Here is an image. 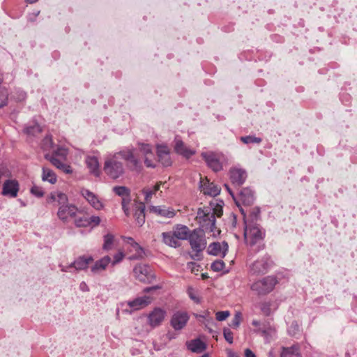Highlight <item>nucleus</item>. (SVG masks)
<instances>
[{
  "instance_id": "nucleus-62",
  "label": "nucleus",
  "mask_w": 357,
  "mask_h": 357,
  "mask_svg": "<svg viewBox=\"0 0 357 357\" xmlns=\"http://www.w3.org/2000/svg\"><path fill=\"white\" fill-rule=\"evenodd\" d=\"M160 288L159 286H153V287H146L144 289L143 291L144 293H149L150 291H153V290H156V289H158Z\"/></svg>"
},
{
  "instance_id": "nucleus-58",
  "label": "nucleus",
  "mask_w": 357,
  "mask_h": 357,
  "mask_svg": "<svg viewBox=\"0 0 357 357\" xmlns=\"http://www.w3.org/2000/svg\"><path fill=\"white\" fill-rule=\"evenodd\" d=\"M17 96L16 97V99L17 101H22L24 100L26 97V94L24 91H22V90H19L17 91Z\"/></svg>"
},
{
  "instance_id": "nucleus-64",
  "label": "nucleus",
  "mask_w": 357,
  "mask_h": 357,
  "mask_svg": "<svg viewBox=\"0 0 357 357\" xmlns=\"http://www.w3.org/2000/svg\"><path fill=\"white\" fill-rule=\"evenodd\" d=\"M59 267L61 268V271L62 272L70 271L69 269L73 268V266H70V264L68 266H63V265L60 264Z\"/></svg>"
},
{
  "instance_id": "nucleus-40",
  "label": "nucleus",
  "mask_w": 357,
  "mask_h": 357,
  "mask_svg": "<svg viewBox=\"0 0 357 357\" xmlns=\"http://www.w3.org/2000/svg\"><path fill=\"white\" fill-rule=\"evenodd\" d=\"M240 140L245 144H260L262 141L261 138L254 135L242 136L240 137Z\"/></svg>"
},
{
  "instance_id": "nucleus-19",
  "label": "nucleus",
  "mask_w": 357,
  "mask_h": 357,
  "mask_svg": "<svg viewBox=\"0 0 357 357\" xmlns=\"http://www.w3.org/2000/svg\"><path fill=\"white\" fill-rule=\"evenodd\" d=\"M82 195L95 209L100 210L103 208V204L93 192L89 190L83 189L82 190Z\"/></svg>"
},
{
  "instance_id": "nucleus-9",
  "label": "nucleus",
  "mask_w": 357,
  "mask_h": 357,
  "mask_svg": "<svg viewBox=\"0 0 357 357\" xmlns=\"http://www.w3.org/2000/svg\"><path fill=\"white\" fill-rule=\"evenodd\" d=\"M189 319L190 316L187 312L178 310L172 314L170 325L175 331H180L186 326Z\"/></svg>"
},
{
  "instance_id": "nucleus-15",
  "label": "nucleus",
  "mask_w": 357,
  "mask_h": 357,
  "mask_svg": "<svg viewBox=\"0 0 357 357\" xmlns=\"http://www.w3.org/2000/svg\"><path fill=\"white\" fill-rule=\"evenodd\" d=\"M166 315V312L160 308L155 307L149 315V324L152 327H156L161 324Z\"/></svg>"
},
{
  "instance_id": "nucleus-20",
  "label": "nucleus",
  "mask_w": 357,
  "mask_h": 357,
  "mask_svg": "<svg viewBox=\"0 0 357 357\" xmlns=\"http://www.w3.org/2000/svg\"><path fill=\"white\" fill-rule=\"evenodd\" d=\"M150 211L166 218H172L176 215L175 211L172 208L165 206H151Z\"/></svg>"
},
{
  "instance_id": "nucleus-29",
  "label": "nucleus",
  "mask_w": 357,
  "mask_h": 357,
  "mask_svg": "<svg viewBox=\"0 0 357 357\" xmlns=\"http://www.w3.org/2000/svg\"><path fill=\"white\" fill-rule=\"evenodd\" d=\"M68 154V149L65 148L62 146H59L56 148H54L52 151V153H47L45 154V158L46 159V156L50 155L52 156L54 158H58L61 160H66L67 158V155Z\"/></svg>"
},
{
  "instance_id": "nucleus-2",
  "label": "nucleus",
  "mask_w": 357,
  "mask_h": 357,
  "mask_svg": "<svg viewBox=\"0 0 357 357\" xmlns=\"http://www.w3.org/2000/svg\"><path fill=\"white\" fill-rule=\"evenodd\" d=\"M244 237L246 243L250 246L254 247L257 245L256 252H259L263 248L261 242L265 236V231L261 228L259 224L246 223L244 224Z\"/></svg>"
},
{
  "instance_id": "nucleus-44",
  "label": "nucleus",
  "mask_w": 357,
  "mask_h": 357,
  "mask_svg": "<svg viewBox=\"0 0 357 357\" xmlns=\"http://www.w3.org/2000/svg\"><path fill=\"white\" fill-rule=\"evenodd\" d=\"M115 154H118V158L121 156L122 159L127 162L134 155L133 151L129 149H123Z\"/></svg>"
},
{
  "instance_id": "nucleus-36",
  "label": "nucleus",
  "mask_w": 357,
  "mask_h": 357,
  "mask_svg": "<svg viewBox=\"0 0 357 357\" xmlns=\"http://www.w3.org/2000/svg\"><path fill=\"white\" fill-rule=\"evenodd\" d=\"M205 348V344L199 339L192 340L188 344V349L193 352H201Z\"/></svg>"
},
{
  "instance_id": "nucleus-22",
  "label": "nucleus",
  "mask_w": 357,
  "mask_h": 357,
  "mask_svg": "<svg viewBox=\"0 0 357 357\" xmlns=\"http://www.w3.org/2000/svg\"><path fill=\"white\" fill-rule=\"evenodd\" d=\"M175 145H174V149L175 151L182 155L183 156L189 158L192 155L195 153V151L191 149H189L187 148L182 140L178 139L177 137L175 138Z\"/></svg>"
},
{
  "instance_id": "nucleus-49",
  "label": "nucleus",
  "mask_w": 357,
  "mask_h": 357,
  "mask_svg": "<svg viewBox=\"0 0 357 357\" xmlns=\"http://www.w3.org/2000/svg\"><path fill=\"white\" fill-rule=\"evenodd\" d=\"M30 192L36 197L40 198L44 195V191L41 187L33 185L30 190Z\"/></svg>"
},
{
  "instance_id": "nucleus-8",
  "label": "nucleus",
  "mask_w": 357,
  "mask_h": 357,
  "mask_svg": "<svg viewBox=\"0 0 357 357\" xmlns=\"http://www.w3.org/2000/svg\"><path fill=\"white\" fill-rule=\"evenodd\" d=\"M133 273L139 281L144 283H150L155 279L151 267L147 264H137L133 268Z\"/></svg>"
},
{
  "instance_id": "nucleus-23",
  "label": "nucleus",
  "mask_w": 357,
  "mask_h": 357,
  "mask_svg": "<svg viewBox=\"0 0 357 357\" xmlns=\"http://www.w3.org/2000/svg\"><path fill=\"white\" fill-rule=\"evenodd\" d=\"M46 160H49L54 167L64 173L68 174L73 173L72 167L69 165L65 163L66 160H61L50 155L46 156Z\"/></svg>"
},
{
  "instance_id": "nucleus-41",
  "label": "nucleus",
  "mask_w": 357,
  "mask_h": 357,
  "mask_svg": "<svg viewBox=\"0 0 357 357\" xmlns=\"http://www.w3.org/2000/svg\"><path fill=\"white\" fill-rule=\"evenodd\" d=\"M113 190L116 195L121 197H126L129 200L130 190L128 188L125 186H115Z\"/></svg>"
},
{
  "instance_id": "nucleus-31",
  "label": "nucleus",
  "mask_w": 357,
  "mask_h": 357,
  "mask_svg": "<svg viewBox=\"0 0 357 357\" xmlns=\"http://www.w3.org/2000/svg\"><path fill=\"white\" fill-rule=\"evenodd\" d=\"M48 202H56L59 206L70 205L67 195L63 192L51 193Z\"/></svg>"
},
{
  "instance_id": "nucleus-51",
  "label": "nucleus",
  "mask_w": 357,
  "mask_h": 357,
  "mask_svg": "<svg viewBox=\"0 0 357 357\" xmlns=\"http://www.w3.org/2000/svg\"><path fill=\"white\" fill-rule=\"evenodd\" d=\"M75 224L77 227H86L89 226V222L86 217L76 219L75 220Z\"/></svg>"
},
{
  "instance_id": "nucleus-3",
  "label": "nucleus",
  "mask_w": 357,
  "mask_h": 357,
  "mask_svg": "<svg viewBox=\"0 0 357 357\" xmlns=\"http://www.w3.org/2000/svg\"><path fill=\"white\" fill-rule=\"evenodd\" d=\"M103 170L112 179L119 178L124 174V167L122 162L118 160V154L109 155L106 157Z\"/></svg>"
},
{
  "instance_id": "nucleus-10",
  "label": "nucleus",
  "mask_w": 357,
  "mask_h": 357,
  "mask_svg": "<svg viewBox=\"0 0 357 357\" xmlns=\"http://www.w3.org/2000/svg\"><path fill=\"white\" fill-rule=\"evenodd\" d=\"M20 185L15 179H7L3 184L1 195L11 198L17 196Z\"/></svg>"
},
{
  "instance_id": "nucleus-13",
  "label": "nucleus",
  "mask_w": 357,
  "mask_h": 357,
  "mask_svg": "<svg viewBox=\"0 0 357 357\" xmlns=\"http://www.w3.org/2000/svg\"><path fill=\"white\" fill-rule=\"evenodd\" d=\"M202 158L206 161L207 165L211 168L214 172H219L222 169V163L220 159L215 153H202Z\"/></svg>"
},
{
  "instance_id": "nucleus-33",
  "label": "nucleus",
  "mask_w": 357,
  "mask_h": 357,
  "mask_svg": "<svg viewBox=\"0 0 357 357\" xmlns=\"http://www.w3.org/2000/svg\"><path fill=\"white\" fill-rule=\"evenodd\" d=\"M299 346L294 344L289 347H282L280 357H300Z\"/></svg>"
},
{
  "instance_id": "nucleus-11",
  "label": "nucleus",
  "mask_w": 357,
  "mask_h": 357,
  "mask_svg": "<svg viewBox=\"0 0 357 357\" xmlns=\"http://www.w3.org/2000/svg\"><path fill=\"white\" fill-rule=\"evenodd\" d=\"M241 213L243 218L244 224H257V221L260 218V208L255 207L252 208H241Z\"/></svg>"
},
{
  "instance_id": "nucleus-5",
  "label": "nucleus",
  "mask_w": 357,
  "mask_h": 357,
  "mask_svg": "<svg viewBox=\"0 0 357 357\" xmlns=\"http://www.w3.org/2000/svg\"><path fill=\"white\" fill-rule=\"evenodd\" d=\"M205 233L200 229H195L190 234L188 239L192 249L196 252L195 255H191L193 259H199V252L206 247V241L204 238Z\"/></svg>"
},
{
  "instance_id": "nucleus-14",
  "label": "nucleus",
  "mask_w": 357,
  "mask_h": 357,
  "mask_svg": "<svg viewBox=\"0 0 357 357\" xmlns=\"http://www.w3.org/2000/svg\"><path fill=\"white\" fill-rule=\"evenodd\" d=\"M230 179L235 187L241 186L245 181L247 173L242 169L234 168L229 172Z\"/></svg>"
},
{
  "instance_id": "nucleus-48",
  "label": "nucleus",
  "mask_w": 357,
  "mask_h": 357,
  "mask_svg": "<svg viewBox=\"0 0 357 357\" xmlns=\"http://www.w3.org/2000/svg\"><path fill=\"white\" fill-rule=\"evenodd\" d=\"M300 327L296 321H293L288 328V333L291 336H296L299 333Z\"/></svg>"
},
{
  "instance_id": "nucleus-39",
  "label": "nucleus",
  "mask_w": 357,
  "mask_h": 357,
  "mask_svg": "<svg viewBox=\"0 0 357 357\" xmlns=\"http://www.w3.org/2000/svg\"><path fill=\"white\" fill-rule=\"evenodd\" d=\"M128 162L132 170L139 172L142 169V165L140 160L137 159L135 155L128 161Z\"/></svg>"
},
{
  "instance_id": "nucleus-1",
  "label": "nucleus",
  "mask_w": 357,
  "mask_h": 357,
  "mask_svg": "<svg viewBox=\"0 0 357 357\" xmlns=\"http://www.w3.org/2000/svg\"><path fill=\"white\" fill-rule=\"evenodd\" d=\"M196 219L199 225L201 231L211 234V235L215 238L220 234V230L215 226V217L214 213L210 207H204L199 208L197 213Z\"/></svg>"
},
{
  "instance_id": "nucleus-26",
  "label": "nucleus",
  "mask_w": 357,
  "mask_h": 357,
  "mask_svg": "<svg viewBox=\"0 0 357 357\" xmlns=\"http://www.w3.org/2000/svg\"><path fill=\"white\" fill-rule=\"evenodd\" d=\"M162 243L172 248H178L181 245L180 242L174 236L173 231L162 232Z\"/></svg>"
},
{
  "instance_id": "nucleus-53",
  "label": "nucleus",
  "mask_w": 357,
  "mask_h": 357,
  "mask_svg": "<svg viewBox=\"0 0 357 357\" xmlns=\"http://www.w3.org/2000/svg\"><path fill=\"white\" fill-rule=\"evenodd\" d=\"M230 313L229 311H219L215 314L216 319L220 321H222L225 320L229 316Z\"/></svg>"
},
{
  "instance_id": "nucleus-7",
  "label": "nucleus",
  "mask_w": 357,
  "mask_h": 357,
  "mask_svg": "<svg viewBox=\"0 0 357 357\" xmlns=\"http://www.w3.org/2000/svg\"><path fill=\"white\" fill-rule=\"evenodd\" d=\"M272 265V260L268 255H266L250 265V273L257 275L265 274Z\"/></svg>"
},
{
  "instance_id": "nucleus-28",
  "label": "nucleus",
  "mask_w": 357,
  "mask_h": 357,
  "mask_svg": "<svg viewBox=\"0 0 357 357\" xmlns=\"http://www.w3.org/2000/svg\"><path fill=\"white\" fill-rule=\"evenodd\" d=\"M255 332L260 333L265 338L266 342H269L275 335V328L269 324H263L262 328L256 329Z\"/></svg>"
},
{
  "instance_id": "nucleus-17",
  "label": "nucleus",
  "mask_w": 357,
  "mask_h": 357,
  "mask_svg": "<svg viewBox=\"0 0 357 357\" xmlns=\"http://www.w3.org/2000/svg\"><path fill=\"white\" fill-rule=\"evenodd\" d=\"M200 188L204 195L213 197L219 195L221 190L218 185L213 183H210L206 178L200 181Z\"/></svg>"
},
{
  "instance_id": "nucleus-21",
  "label": "nucleus",
  "mask_w": 357,
  "mask_h": 357,
  "mask_svg": "<svg viewBox=\"0 0 357 357\" xmlns=\"http://www.w3.org/2000/svg\"><path fill=\"white\" fill-rule=\"evenodd\" d=\"M151 303V298L148 296L137 297L132 301H128V305L132 310H138L147 306Z\"/></svg>"
},
{
  "instance_id": "nucleus-27",
  "label": "nucleus",
  "mask_w": 357,
  "mask_h": 357,
  "mask_svg": "<svg viewBox=\"0 0 357 357\" xmlns=\"http://www.w3.org/2000/svg\"><path fill=\"white\" fill-rule=\"evenodd\" d=\"M86 163L91 174L95 176H99L100 174L98 160L95 156H88L86 158Z\"/></svg>"
},
{
  "instance_id": "nucleus-63",
  "label": "nucleus",
  "mask_w": 357,
  "mask_h": 357,
  "mask_svg": "<svg viewBox=\"0 0 357 357\" xmlns=\"http://www.w3.org/2000/svg\"><path fill=\"white\" fill-rule=\"evenodd\" d=\"M245 357H256V355L250 349H246L245 350Z\"/></svg>"
},
{
  "instance_id": "nucleus-16",
  "label": "nucleus",
  "mask_w": 357,
  "mask_h": 357,
  "mask_svg": "<svg viewBox=\"0 0 357 357\" xmlns=\"http://www.w3.org/2000/svg\"><path fill=\"white\" fill-rule=\"evenodd\" d=\"M77 211V208L73 204L62 206L59 207L57 215L61 220L66 222L69 217L75 216Z\"/></svg>"
},
{
  "instance_id": "nucleus-18",
  "label": "nucleus",
  "mask_w": 357,
  "mask_h": 357,
  "mask_svg": "<svg viewBox=\"0 0 357 357\" xmlns=\"http://www.w3.org/2000/svg\"><path fill=\"white\" fill-rule=\"evenodd\" d=\"M157 155L158 161L164 166L169 167L172 165V160L169 155V151L167 146H157Z\"/></svg>"
},
{
  "instance_id": "nucleus-52",
  "label": "nucleus",
  "mask_w": 357,
  "mask_h": 357,
  "mask_svg": "<svg viewBox=\"0 0 357 357\" xmlns=\"http://www.w3.org/2000/svg\"><path fill=\"white\" fill-rule=\"evenodd\" d=\"M223 335L225 339V340L229 343H233V333L231 331V330L228 328H225L223 329Z\"/></svg>"
},
{
  "instance_id": "nucleus-6",
  "label": "nucleus",
  "mask_w": 357,
  "mask_h": 357,
  "mask_svg": "<svg viewBox=\"0 0 357 357\" xmlns=\"http://www.w3.org/2000/svg\"><path fill=\"white\" fill-rule=\"evenodd\" d=\"M255 200L254 191L250 188L247 187L239 191L234 202L241 211V208H245L252 205Z\"/></svg>"
},
{
  "instance_id": "nucleus-4",
  "label": "nucleus",
  "mask_w": 357,
  "mask_h": 357,
  "mask_svg": "<svg viewBox=\"0 0 357 357\" xmlns=\"http://www.w3.org/2000/svg\"><path fill=\"white\" fill-rule=\"evenodd\" d=\"M277 283L278 280L275 276L268 275L255 281L250 288L259 296H264L271 292Z\"/></svg>"
},
{
  "instance_id": "nucleus-59",
  "label": "nucleus",
  "mask_w": 357,
  "mask_h": 357,
  "mask_svg": "<svg viewBox=\"0 0 357 357\" xmlns=\"http://www.w3.org/2000/svg\"><path fill=\"white\" fill-rule=\"evenodd\" d=\"M144 164L147 167L154 168L155 167V165L153 162L149 158V156H146L144 158Z\"/></svg>"
},
{
  "instance_id": "nucleus-47",
  "label": "nucleus",
  "mask_w": 357,
  "mask_h": 357,
  "mask_svg": "<svg viewBox=\"0 0 357 357\" xmlns=\"http://www.w3.org/2000/svg\"><path fill=\"white\" fill-rule=\"evenodd\" d=\"M271 303L270 302H262L259 303L260 310L265 316H269L271 314Z\"/></svg>"
},
{
  "instance_id": "nucleus-12",
  "label": "nucleus",
  "mask_w": 357,
  "mask_h": 357,
  "mask_svg": "<svg viewBox=\"0 0 357 357\" xmlns=\"http://www.w3.org/2000/svg\"><path fill=\"white\" fill-rule=\"evenodd\" d=\"M228 243L226 241H223L222 243L214 242L208 245L207 252L211 255L225 257L228 251Z\"/></svg>"
},
{
  "instance_id": "nucleus-30",
  "label": "nucleus",
  "mask_w": 357,
  "mask_h": 357,
  "mask_svg": "<svg viewBox=\"0 0 357 357\" xmlns=\"http://www.w3.org/2000/svg\"><path fill=\"white\" fill-rule=\"evenodd\" d=\"M174 236L177 240H186L188 238L190 231L187 226L182 225H177L173 231Z\"/></svg>"
},
{
  "instance_id": "nucleus-42",
  "label": "nucleus",
  "mask_w": 357,
  "mask_h": 357,
  "mask_svg": "<svg viewBox=\"0 0 357 357\" xmlns=\"http://www.w3.org/2000/svg\"><path fill=\"white\" fill-rule=\"evenodd\" d=\"M114 236L111 234H107L104 236V243L102 248L105 250H109L112 249V246L114 242Z\"/></svg>"
},
{
  "instance_id": "nucleus-38",
  "label": "nucleus",
  "mask_w": 357,
  "mask_h": 357,
  "mask_svg": "<svg viewBox=\"0 0 357 357\" xmlns=\"http://www.w3.org/2000/svg\"><path fill=\"white\" fill-rule=\"evenodd\" d=\"M40 146L44 151H52V149L54 148L52 137L50 135H47L43 139Z\"/></svg>"
},
{
  "instance_id": "nucleus-54",
  "label": "nucleus",
  "mask_w": 357,
  "mask_h": 357,
  "mask_svg": "<svg viewBox=\"0 0 357 357\" xmlns=\"http://www.w3.org/2000/svg\"><path fill=\"white\" fill-rule=\"evenodd\" d=\"M140 151L146 156L153 155L151 147L149 144H142L140 147Z\"/></svg>"
},
{
  "instance_id": "nucleus-32",
  "label": "nucleus",
  "mask_w": 357,
  "mask_h": 357,
  "mask_svg": "<svg viewBox=\"0 0 357 357\" xmlns=\"http://www.w3.org/2000/svg\"><path fill=\"white\" fill-rule=\"evenodd\" d=\"M111 258L109 256H105L100 259L96 261L94 265L91 268V271L93 273H97L99 271H103L110 264Z\"/></svg>"
},
{
  "instance_id": "nucleus-37",
  "label": "nucleus",
  "mask_w": 357,
  "mask_h": 357,
  "mask_svg": "<svg viewBox=\"0 0 357 357\" xmlns=\"http://www.w3.org/2000/svg\"><path fill=\"white\" fill-rule=\"evenodd\" d=\"M161 183H157L155 185L153 186L152 188H144L142 190L143 194L145 196V201L146 202H150L152 195H155L156 192H158L160 190Z\"/></svg>"
},
{
  "instance_id": "nucleus-43",
  "label": "nucleus",
  "mask_w": 357,
  "mask_h": 357,
  "mask_svg": "<svg viewBox=\"0 0 357 357\" xmlns=\"http://www.w3.org/2000/svg\"><path fill=\"white\" fill-rule=\"evenodd\" d=\"M8 92L6 88L0 86V107H3L8 103Z\"/></svg>"
},
{
  "instance_id": "nucleus-35",
  "label": "nucleus",
  "mask_w": 357,
  "mask_h": 357,
  "mask_svg": "<svg viewBox=\"0 0 357 357\" xmlns=\"http://www.w3.org/2000/svg\"><path fill=\"white\" fill-rule=\"evenodd\" d=\"M42 180L43 181H47L51 184H54L57 181V178L56 174L52 169L43 167L42 173Z\"/></svg>"
},
{
  "instance_id": "nucleus-46",
  "label": "nucleus",
  "mask_w": 357,
  "mask_h": 357,
  "mask_svg": "<svg viewBox=\"0 0 357 357\" xmlns=\"http://www.w3.org/2000/svg\"><path fill=\"white\" fill-rule=\"evenodd\" d=\"M225 266V262L221 259H218L213 261L211 265V268L215 272H219L224 269Z\"/></svg>"
},
{
  "instance_id": "nucleus-55",
  "label": "nucleus",
  "mask_w": 357,
  "mask_h": 357,
  "mask_svg": "<svg viewBox=\"0 0 357 357\" xmlns=\"http://www.w3.org/2000/svg\"><path fill=\"white\" fill-rule=\"evenodd\" d=\"M123 257H124V255H123V253L122 252H119L118 253L114 255V259L113 260L111 259V262L110 263L112 264V266H114L116 264H118L120 261H121L122 259H123Z\"/></svg>"
},
{
  "instance_id": "nucleus-60",
  "label": "nucleus",
  "mask_w": 357,
  "mask_h": 357,
  "mask_svg": "<svg viewBox=\"0 0 357 357\" xmlns=\"http://www.w3.org/2000/svg\"><path fill=\"white\" fill-rule=\"evenodd\" d=\"M225 188L227 190V192L229 193V195L231 196L232 199L235 202V199L236 198L237 195H235L234 192L231 190V188L227 184L224 185Z\"/></svg>"
},
{
  "instance_id": "nucleus-25",
  "label": "nucleus",
  "mask_w": 357,
  "mask_h": 357,
  "mask_svg": "<svg viewBox=\"0 0 357 357\" xmlns=\"http://www.w3.org/2000/svg\"><path fill=\"white\" fill-rule=\"evenodd\" d=\"M134 218H135V221L137 224L142 227L145 222V205L142 202H139L136 204L135 212H134Z\"/></svg>"
},
{
  "instance_id": "nucleus-61",
  "label": "nucleus",
  "mask_w": 357,
  "mask_h": 357,
  "mask_svg": "<svg viewBox=\"0 0 357 357\" xmlns=\"http://www.w3.org/2000/svg\"><path fill=\"white\" fill-rule=\"evenodd\" d=\"M79 289L82 291H89V288L85 282H82L79 284Z\"/></svg>"
},
{
  "instance_id": "nucleus-56",
  "label": "nucleus",
  "mask_w": 357,
  "mask_h": 357,
  "mask_svg": "<svg viewBox=\"0 0 357 357\" xmlns=\"http://www.w3.org/2000/svg\"><path fill=\"white\" fill-rule=\"evenodd\" d=\"M88 220L89 222V226L93 225V226H98L100 222V218L99 216L92 215L88 218Z\"/></svg>"
},
{
  "instance_id": "nucleus-57",
  "label": "nucleus",
  "mask_w": 357,
  "mask_h": 357,
  "mask_svg": "<svg viewBox=\"0 0 357 357\" xmlns=\"http://www.w3.org/2000/svg\"><path fill=\"white\" fill-rule=\"evenodd\" d=\"M212 213H214V216L220 217L222 215V208L220 207H211Z\"/></svg>"
},
{
  "instance_id": "nucleus-24",
  "label": "nucleus",
  "mask_w": 357,
  "mask_h": 357,
  "mask_svg": "<svg viewBox=\"0 0 357 357\" xmlns=\"http://www.w3.org/2000/svg\"><path fill=\"white\" fill-rule=\"evenodd\" d=\"M93 261L91 257L81 256L70 264V266H73L75 271L84 270L88 268L89 264Z\"/></svg>"
},
{
  "instance_id": "nucleus-45",
  "label": "nucleus",
  "mask_w": 357,
  "mask_h": 357,
  "mask_svg": "<svg viewBox=\"0 0 357 357\" xmlns=\"http://www.w3.org/2000/svg\"><path fill=\"white\" fill-rule=\"evenodd\" d=\"M126 242L130 245L137 254L140 255L143 252V248L132 237H126Z\"/></svg>"
},
{
  "instance_id": "nucleus-34",
  "label": "nucleus",
  "mask_w": 357,
  "mask_h": 357,
  "mask_svg": "<svg viewBox=\"0 0 357 357\" xmlns=\"http://www.w3.org/2000/svg\"><path fill=\"white\" fill-rule=\"evenodd\" d=\"M24 131L27 135L36 136L42 131V128L37 122L33 121L24 127Z\"/></svg>"
},
{
  "instance_id": "nucleus-50",
  "label": "nucleus",
  "mask_w": 357,
  "mask_h": 357,
  "mask_svg": "<svg viewBox=\"0 0 357 357\" xmlns=\"http://www.w3.org/2000/svg\"><path fill=\"white\" fill-rule=\"evenodd\" d=\"M241 321V314L236 312L229 324V326L236 328L239 326Z\"/></svg>"
}]
</instances>
